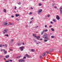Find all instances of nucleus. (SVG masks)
Wrapping results in <instances>:
<instances>
[{"mask_svg":"<svg viewBox=\"0 0 62 62\" xmlns=\"http://www.w3.org/2000/svg\"><path fill=\"white\" fill-rule=\"evenodd\" d=\"M50 51H51L52 52V51H53V49H50Z\"/></svg>","mask_w":62,"mask_h":62,"instance_id":"29","label":"nucleus"},{"mask_svg":"<svg viewBox=\"0 0 62 62\" xmlns=\"http://www.w3.org/2000/svg\"><path fill=\"white\" fill-rule=\"evenodd\" d=\"M7 21H6L5 22H4V23H7Z\"/></svg>","mask_w":62,"mask_h":62,"instance_id":"41","label":"nucleus"},{"mask_svg":"<svg viewBox=\"0 0 62 62\" xmlns=\"http://www.w3.org/2000/svg\"><path fill=\"white\" fill-rule=\"evenodd\" d=\"M60 12L61 13V14H62V7H61L60 8Z\"/></svg>","mask_w":62,"mask_h":62,"instance_id":"4","label":"nucleus"},{"mask_svg":"<svg viewBox=\"0 0 62 62\" xmlns=\"http://www.w3.org/2000/svg\"><path fill=\"white\" fill-rule=\"evenodd\" d=\"M3 46L2 45H0V47H2Z\"/></svg>","mask_w":62,"mask_h":62,"instance_id":"31","label":"nucleus"},{"mask_svg":"<svg viewBox=\"0 0 62 62\" xmlns=\"http://www.w3.org/2000/svg\"><path fill=\"white\" fill-rule=\"evenodd\" d=\"M21 4V3L20 2H19L18 3V4Z\"/></svg>","mask_w":62,"mask_h":62,"instance_id":"42","label":"nucleus"},{"mask_svg":"<svg viewBox=\"0 0 62 62\" xmlns=\"http://www.w3.org/2000/svg\"><path fill=\"white\" fill-rule=\"evenodd\" d=\"M19 62H24L25 61V60L21 59L19 60Z\"/></svg>","mask_w":62,"mask_h":62,"instance_id":"5","label":"nucleus"},{"mask_svg":"<svg viewBox=\"0 0 62 62\" xmlns=\"http://www.w3.org/2000/svg\"><path fill=\"white\" fill-rule=\"evenodd\" d=\"M20 56H18V57L19 58H20Z\"/></svg>","mask_w":62,"mask_h":62,"instance_id":"55","label":"nucleus"},{"mask_svg":"<svg viewBox=\"0 0 62 62\" xmlns=\"http://www.w3.org/2000/svg\"><path fill=\"white\" fill-rule=\"evenodd\" d=\"M14 41V39H12L11 40V41L13 42V41Z\"/></svg>","mask_w":62,"mask_h":62,"instance_id":"27","label":"nucleus"},{"mask_svg":"<svg viewBox=\"0 0 62 62\" xmlns=\"http://www.w3.org/2000/svg\"><path fill=\"white\" fill-rule=\"evenodd\" d=\"M30 23H32V21H31L30 22Z\"/></svg>","mask_w":62,"mask_h":62,"instance_id":"54","label":"nucleus"},{"mask_svg":"<svg viewBox=\"0 0 62 62\" xmlns=\"http://www.w3.org/2000/svg\"><path fill=\"white\" fill-rule=\"evenodd\" d=\"M37 44H38V43H37Z\"/></svg>","mask_w":62,"mask_h":62,"instance_id":"63","label":"nucleus"},{"mask_svg":"<svg viewBox=\"0 0 62 62\" xmlns=\"http://www.w3.org/2000/svg\"><path fill=\"white\" fill-rule=\"evenodd\" d=\"M56 19H57V20H59L60 18L58 15L57 16H56Z\"/></svg>","mask_w":62,"mask_h":62,"instance_id":"8","label":"nucleus"},{"mask_svg":"<svg viewBox=\"0 0 62 62\" xmlns=\"http://www.w3.org/2000/svg\"><path fill=\"white\" fill-rule=\"evenodd\" d=\"M31 9H33V8H31Z\"/></svg>","mask_w":62,"mask_h":62,"instance_id":"58","label":"nucleus"},{"mask_svg":"<svg viewBox=\"0 0 62 62\" xmlns=\"http://www.w3.org/2000/svg\"><path fill=\"white\" fill-rule=\"evenodd\" d=\"M22 43L21 42H19V43H18V44H17V45L18 46H20V45H21V44H22Z\"/></svg>","mask_w":62,"mask_h":62,"instance_id":"10","label":"nucleus"},{"mask_svg":"<svg viewBox=\"0 0 62 62\" xmlns=\"http://www.w3.org/2000/svg\"><path fill=\"white\" fill-rule=\"evenodd\" d=\"M42 5V4L41 3H39V6H41Z\"/></svg>","mask_w":62,"mask_h":62,"instance_id":"18","label":"nucleus"},{"mask_svg":"<svg viewBox=\"0 0 62 62\" xmlns=\"http://www.w3.org/2000/svg\"><path fill=\"white\" fill-rule=\"evenodd\" d=\"M10 61H11V62H12V60H10Z\"/></svg>","mask_w":62,"mask_h":62,"instance_id":"44","label":"nucleus"},{"mask_svg":"<svg viewBox=\"0 0 62 62\" xmlns=\"http://www.w3.org/2000/svg\"><path fill=\"white\" fill-rule=\"evenodd\" d=\"M54 8H56V9H57V7L56 6H55V7H54Z\"/></svg>","mask_w":62,"mask_h":62,"instance_id":"37","label":"nucleus"},{"mask_svg":"<svg viewBox=\"0 0 62 62\" xmlns=\"http://www.w3.org/2000/svg\"><path fill=\"white\" fill-rule=\"evenodd\" d=\"M54 4H53L52 5V6H54Z\"/></svg>","mask_w":62,"mask_h":62,"instance_id":"56","label":"nucleus"},{"mask_svg":"<svg viewBox=\"0 0 62 62\" xmlns=\"http://www.w3.org/2000/svg\"><path fill=\"white\" fill-rule=\"evenodd\" d=\"M7 31H8V30L7 29H6L4 30L3 32V33L5 34V33H7Z\"/></svg>","mask_w":62,"mask_h":62,"instance_id":"3","label":"nucleus"},{"mask_svg":"<svg viewBox=\"0 0 62 62\" xmlns=\"http://www.w3.org/2000/svg\"><path fill=\"white\" fill-rule=\"evenodd\" d=\"M12 43H13V42H12L11 41L10 42V43L11 44H12Z\"/></svg>","mask_w":62,"mask_h":62,"instance_id":"33","label":"nucleus"},{"mask_svg":"<svg viewBox=\"0 0 62 62\" xmlns=\"http://www.w3.org/2000/svg\"><path fill=\"white\" fill-rule=\"evenodd\" d=\"M26 56L28 58H31V57L29 55H28V54H26Z\"/></svg>","mask_w":62,"mask_h":62,"instance_id":"7","label":"nucleus"},{"mask_svg":"<svg viewBox=\"0 0 62 62\" xmlns=\"http://www.w3.org/2000/svg\"><path fill=\"white\" fill-rule=\"evenodd\" d=\"M25 44L24 43H23V45H25Z\"/></svg>","mask_w":62,"mask_h":62,"instance_id":"49","label":"nucleus"},{"mask_svg":"<svg viewBox=\"0 0 62 62\" xmlns=\"http://www.w3.org/2000/svg\"><path fill=\"white\" fill-rule=\"evenodd\" d=\"M53 21H54V22H56V21H55V19H54L53 20Z\"/></svg>","mask_w":62,"mask_h":62,"instance_id":"23","label":"nucleus"},{"mask_svg":"<svg viewBox=\"0 0 62 62\" xmlns=\"http://www.w3.org/2000/svg\"><path fill=\"white\" fill-rule=\"evenodd\" d=\"M45 54H46V53H43V54H42V55L43 56H44L45 55Z\"/></svg>","mask_w":62,"mask_h":62,"instance_id":"14","label":"nucleus"},{"mask_svg":"<svg viewBox=\"0 0 62 62\" xmlns=\"http://www.w3.org/2000/svg\"><path fill=\"white\" fill-rule=\"evenodd\" d=\"M5 59H6V58H4V60H5Z\"/></svg>","mask_w":62,"mask_h":62,"instance_id":"61","label":"nucleus"},{"mask_svg":"<svg viewBox=\"0 0 62 62\" xmlns=\"http://www.w3.org/2000/svg\"><path fill=\"white\" fill-rule=\"evenodd\" d=\"M42 10L41 9H40L38 10V14H40V13H40V12H42Z\"/></svg>","mask_w":62,"mask_h":62,"instance_id":"6","label":"nucleus"},{"mask_svg":"<svg viewBox=\"0 0 62 62\" xmlns=\"http://www.w3.org/2000/svg\"><path fill=\"white\" fill-rule=\"evenodd\" d=\"M52 26V25H49V27H51Z\"/></svg>","mask_w":62,"mask_h":62,"instance_id":"36","label":"nucleus"},{"mask_svg":"<svg viewBox=\"0 0 62 62\" xmlns=\"http://www.w3.org/2000/svg\"><path fill=\"white\" fill-rule=\"evenodd\" d=\"M2 56H0V57H2Z\"/></svg>","mask_w":62,"mask_h":62,"instance_id":"60","label":"nucleus"},{"mask_svg":"<svg viewBox=\"0 0 62 62\" xmlns=\"http://www.w3.org/2000/svg\"><path fill=\"white\" fill-rule=\"evenodd\" d=\"M1 51H3V50H1Z\"/></svg>","mask_w":62,"mask_h":62,"instance_id":"64","label":"nucleus"},{"mask_svg":"<svg viewBox=\"0 0 62 62\" xmlns=\"http://www.w3.org/2000/svg\"><path fill=\"white\" fill-rule=\"evenodd\" d=\"M47 31H48V30L47 29H46V30L44 31H43V32H47Z\"/></svg>","mask_w":62,"mask_h":62,"instance_id":"15","label":"nucleus"},{"mask_svg":"<svg viewBox=\"0 0 62 62\" xmlns=\"http://www.w3.org/2000/svg\"><path fill=\"white\" fill-rule=\"evenodd\" d=\"M3 51H5V49H4L3 50Z\"/></svg>","mask_w":62,"mask_h":62,"instance_id":"50","label":"nucleus"},{"mask_svg":"<svg viewBox=\"0 0 62 62\" xmlns=\"http://www.w3.org/2000/svg\"><path fill=\"white\" fill-rule=\"evenodd\" d=\"M24 46H22L20 47L19 49L21 50V51H23V49H24Z\"/></svg>","mask_w":62,"mask_h":62,"instance_id":"2","label":"nucleus"},{"mask_svg":"<svg viewBox=\"0 0 62 62\" xmlns=\"http://www.w3.org/2000/svg\"><path fill=\"white\" fill-rule=\"evenodd\" d=\"M20 16V15L19 14H16V17H18V16Z\"/></svg>","mask_w":62,"mask_h":62,"instance_id":"12","label":"nucleus"},{"mask_svg":"<svg viewBox=\"0 0 62 62\" xmlns=\"http://www.w3.org/2000/svg\"><path fill=\"white\" fill-rule=\"evenodd\" d=\"M51 38H54V36H52L51 37Z\"/></svg>","mask_w":62,"mask_h":62,"instance_id":"28","label":"nucleus"},{"mask_svg":"<svg viewBox=\"0 0 62 62\" xmlns=\"http://www.w3.org/2000/svg\"><path fill=\"white\" fill-rule=\"evenodd\" d=\"M47 26V25H45V27H46Z\"/></svg>","mask_w":62,"mask_h":62,"instance_id":"39","label":"nucleus"},{"mask_svg":"<svg viewBox=\"0 0 62 62\" xmlns=\"http://www.w3.org/2000/svg\"><path fill=\"white\" fill-rule=\"evenodd\" d=\"M13 49H10V51H13Z\"/></svg>","mask_w":62,"mask_h":62,"instance_id":"35","label":"nucleus"},{"mask_svg":"<svg viewBox=\"0 0 62 62\" xmlns=\"http://www.w3.org/2000/svg\"><path fill=\"white\" fill-rule=\"evenodd\" d=\"M52 24L53 23V22H52L51 21V22H50Z\"/></svg>","mask_w":62,"mask_h":62,"instance_id":"51","label":"nucleus"},{"mask_svg":"<svg viewBox=\"0 0 62 62\" xmlns=\"http://www.w3.org/2000/svg\"><path fill=\"white\" fill-rule=\"evenodd\" d=\"M32 14V13L31 12H30V15H31V14Z\"/></svg>","mask_w":62,"mask_h":62,"instance_id":"32","label":"nucleus"},{"mask_svg":"<svg viewBox=\"0 0 62 62\" xmlns=\"http://www.w3.org/2000/svg\"><path fill=\"white\" fill-rule=\"evenodd\" d=\"M12 23H11L10 24V25H12Z\"/></svg>","mask_w":62,"mask_h":62,"instance_id":"52","label":"nucleus"},{"mask_svg":"<svg viewBox=\"0 0 62 62\" xmlns=\"http://www.w3.org/2000/svg\"><path fill=\"white\" fill-rule=\"evenodd\" d=\"M16 20L17 21H19V19H18V18H16Z\"/></svg>","mask_w":62,"mask_h":62,"instance_id":"25","label":"nucleus"},{"mask_svg":"<svg viewBox=\"0 0 62 62\" xmlns=\"http://www.w3.org/2000/svg\"><path fill=\"white\" fill-rule=\"evenodd\" d=\"M42 0V1H44V0Z\"/></svg>","mask_w":62,"mask_h":62,"instance_id":"62","label":"nucleus"},{"mask_svg":"<svg viewBox=\"0 0 62 62\" xmlns=\"http://www.w3.org/2000/svg\"><path fill=\"white\" fill-rule=\"evenodd\" d=\"M7 24H8V23H6L4 24V25H7Z\"/></svg>","mask_w":62,"mask_h":62,"instance_id":"26","label":"nucleus"},{"mask_svg":"<svg viewBox=\"0 0 62 62\" xmlns=\"http://www.w3.org/2000/svg\"><path fill=\"white\" fill-rule=\"evenodd\" d=\"M4 54H6L7 53V51H5L4 52Z\"/></svg>","mask_w":62,"mask_h":62,"instance_id":"20","label":"nucleus"},{"mask_svg":"<svg viewBox=\"0 0 62 62\" xmlns=\"http://www.w3.org/2000/svg\"><path fill=\"white\" fill-rule=\"evenodd\" d=\"M3 10H4V12H5V13L7 12L6 11V9H3Z\"/></svg>","mask_w":62,"mask_h":62,"instance_id":"13","label":"nucleus"},{"mask_svg":"<svg viewBox=\"0 0 62 62\" xmlns=\"http://www.w3.org/2000/svg\"><path fill=\"white\" fill-rule=\"evenodd\" d=\"M45 53L46 54H47H47H50V52L49 51H47L45 52Z\"/></svg>","mask_w":62,"mask_h":62,"instance_id":"9","label":"nucleus"},{"mask_svg":"<svg viewBox=\"0 0 62 62\" xmlns=\"http://www.w3.org/2000/svg\"><path fill=\"white\" fill-rule=\"evenodd\" d=\"M40 39V40H42V39Z\"/></svg>","mask_w":62,"mask_h":62,"instance_id":"57","label":"nucleus"},{"mask_svg":"<svg viewBox=\"0 0 62 62\" xmlns=\"http://www.w3.org/2000/svg\"><path fill=\"white\" fill-rule=\"evenodd\" d=\"M17 8V7H15V9H16V8Z\"/></svg>","mask_w":62,"mask_h":62,"instance_id":"47","label":"nucleus"},{"mask_svg":"<svg viewBox=\"0 0 62 62\" xmlns=\"http://www.w3.org/2000/svg\"><path fill=\"white\" fill-rule=\"evenodd\" d=\"M37 37H38V38H40V37L39 36H38Z\"/></svg>","mask_w":62,"mask_h":62,"instance_id":"43","label":"nucleus"},{"mask_svg":"<svg viewBox=\"0 0 62 62\" xmlns=\"http://www.w3.org/2000/svg\"><path fill=\"white\" fill-rule=\"evenodd\" d=\"M39 26H35V28H37V27H38Z\"/></svg>","mask_w":62,"mask_h":62,"instance_id":"48","label":"nucleus"},{"mask_svg":"<svg viewBox=\"0 0 62 62\" xmlns=\"http://www.w3.org/2000/svg\"><path fill=\"white\" fill-rule=\"evenodd\" d=\"M24 58H25V59H26V57H24L23 58V59H24Z\"/></svg>","mask_w":62,"mask_h":62,"instance_id":"38","label":"nucleus"},{"mask_svg":"<svg viewBox=\"0 0 62 62\" xmlns=\"http://www.w3.org/2000/svg\"><path fill=\"white\" fill-rule=\"evenodd\" d=\"M36 38V39H38V40H39V38H38L37 37H35Z\"/></svg>","mask_w":62,"mask_h":62,"instance_id":"30","label":"nucleus"},{"mask_svg":"<svg viewBox=\"0 0 62 62\" xmlns=\"http://www.w3.org/2000/svg\"><path fill=\"white\" fill-rule=\"evenodd\" d=\"M33 36H34V37H35V38L37 37V36H35V34H33Z\"/></svg>","mask_w":62,"mask_h":62,"instance_id":"17","label":"nucleus"},{"mask_svg":"<svg viewBox=\"0 0 62 62\" xmlns=\"http://www.w3.org/2000/svg\"><path fill=\"white\" fill-rule=\"evenodd\" d=\"M33 19H34V18L33 17H32V18L31 19V20H33Z\"/></svg>","mask_w":62,"mask_h":62,"instance_id":"40","label":"nucleus"},{"mask_svg":"<svg viewBox=\"0 0 62 62\" xmlns=\"http://www.w3.org/2000/svg\"><path fill=\"white\" fill-rule=\"evenodd\" d=\"M5 36H7V37H8V34L5 35Z\"/></svg>","mask_w":62,"mask_h":62,"instance_id":"24","label":"nucleus"},{"mask_svg":"<svg viewBox=\"0 0 62 62\" xmlns=\"http://www.w3.org/2000/svg\"><path fill=\"white\" fill-rule=\"evenodd\" d=\"M40 57L41 59H42V56L40 55Z\"/></svg>","mask_w":62,"mask_h":62,"instance_id":"21","label":"nucleus"},{"mask_svg":"<svg viewBox=\"0 0 62 62\" xmlns=\"http://www.w3.org/2000/svg\"><path fill=\"white\" fill-rule=\"evenodd\" d=\"M29 39H31V38H29Z\"/></svg>","mask_w":62,"mask_h":62,"instance_id":"59","label":"nucleus"},{"mask_svg":"<svg viewBox=\"0 0 62 62\" xmlns=\"http://www.w3.org/2000/svg\"><path fill=\"white\" fill-rule=\"evenodd\" d=\"M11 17H12V18H14V16H12Z\"/></svg>","mask_w":62,"mask_h":62,"instance_id":"46","label":"nucleus"},{"mask_svg":"<svg viewBox=\"0 0 62 62\" xmlns=\"http://www.w3.org/2000/svg\"><path fill=\"white\" fill-rule=\"evenodd\" d=\"M2 46H3V47L4 46H6V47H7V44H6L5 45H3Z\"/></svg>","mask_w":62,"mask_h":62,"instance_id":"19","label":"nucleus"},{"mask_svg":"<svg viewBox=\"0 0 62 62\" xmlns=\"http://www.w3.org/2000/svg\"><path fill=\"white\" fill-rule=\"evenodd\" d=\"M31 52H34V50L33 49H31L30 50Z\"/></svg>","mask_w":62,"mask_h":62,"instance_id":"16","label":"nucleus"},{"mask_svg":"<svg viewBox=\"0 0 62 62\" xmlns=\"http://www.w3.org/2000/svg\"><path fill=\"white\" fill-rule=\"evenodd\" d=\"M43 32H42L41 33V35H43Z\"/></svg>","mask_w":62,"mask_h":62,"instance_id":"53","label":"nucleus"},{"mask_svg":"<svg viewBox=\"0 0 62 62\" xmlns=\"http://www.w3.org/2000/svg\"><path fill=\"white\" fill-rule=\"evenodd\" d=\"M48 17H50V15H48Z\"/></svg>","mask_w":62,"mask_h":62,"instance_id":"34","label":"nucleus"},{"mask_svg":"<svg viewBox=\"0 0 62 62\" xmlns=\"http://www.w3.org/2000/svg\"><path fill=\"white\" fill-rule=\"evenodd\" d=\"M9 57V56L8 55H6L5 56L6 58H8V57Z\"/></svg>","mask_w":62,"mask_h":62,"instance_id":"11","label":"nucleus"},{"mask_svg":"<svg viewBox=\"0 0 62 62\" xmlns=\"http://www.w3.org/2000/svg\"><path fill=\"white\" fill-rule=\"evenodd\" d=\"M26 27H28V25H26Z\"/></svg>","mask_w":62,"mask_h":62,"instance_id":"45","label":"nucleus"},{"mask_svg":"<svg viewBox=\"0 0 62 62\" xmlns=\"http://www.w3.org/2000/svg\"><path fill=\"white\" fill-rule=\"evenodd\" d=\"M43 38H44V39H47V40H45L44 41V42H47V41H48V40H50V39L48 38L47 37V34H45L43 35Z\"/></svg>","mask_w":62,"mask_h":62,"instance_id":"1","label":"nucleus"},{"mask_svg":"<svg viewBox=\"0 0 62 62\" xmlns=\"http://www.w3.org/2000/svg\"><path fill=\"white\" fill-rule=\"evenodd\" d=\"M51 30L52 31H54V29L53 28H51Z\"/></svg>","mask_w":62,"mask_h":62,"instance_id":"22","label":"nucleus"}]
</instances>
